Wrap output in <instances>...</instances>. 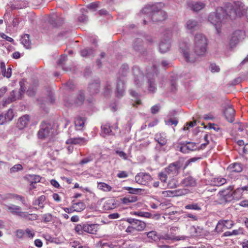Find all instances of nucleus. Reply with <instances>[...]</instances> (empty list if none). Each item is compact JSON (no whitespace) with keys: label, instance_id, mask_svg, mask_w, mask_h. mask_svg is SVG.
<instances>
[{"label":"nucleus","instance_id":"obj_52","mask_svg":"<svg viewBox=\"0 0 248 248\" xmlns=\"http://www.w3.org/2000/svg\"><path fill=\"white\" fill-rule=\"evenodd\" d=\"M84 224H79L75 228V231L79 234H81L84 232Z\"/></svg>","mask_w":248,"mask_h":248},{"label":"nucleus","instance_id":"obj_39","mask_svg":"<svg viewBox=\"0 0 248 248\" xmlns=\"http://www.w3.org/2000/svg\"><path fill=\"white\" fill-rule=\"evenodd\" d=\"M185 208L187 210H194L197 211H200L201 210V206L197 203H192L187 204L185 206Z\"/></svg>","mask_w":248,"mask_h":248},{"label":"nucleus","instance_id":"obj_49","mask_svg":"<svg viewBox=\"0 0 248 248\" xmlns=\"http://www.w3.org/2000/svg\"><path fill=\"white\" fill-rule=\"evenodd\" d=\"M163 194L166 196L173 197L175 196H178L181 194H178V192L175 190H167L164 191Z\"/></svg>","mask_w":248,"mask_h":248},{"label":"nucleus","instance_id":"obj_21","mask_svg":"<svg viewBox=\"0 0 248 248\" xmlns=\"http://www.w3.org/2000/svg\"><path fill=\"white\" fill-rule=\"evenodd\" d=\"M100 81L96 80L89 84L88 88L92 94L97 93L100 91Z\"/></svg>","mask_w":248,"mask_h":248},{"label":"nucleus","instance_id":"obj_31","mask_svg":"<svg viewBox=\"0 0 248 248\" xmlns=\"http://www.w3.org/2000/svg\"><path fill=\"white\" fill-rule=\"evenodd\" d=\"M145 234L147 237L152 241H156L159 239V235L155 231L146 232Z\"/></svg>","mask_w":248,"mask_h":248},{"label":"nucleus","instance_id":"obj_35","mask_svg":"<svg viewBox=\"0 0 248 248\" xmlns=\"http://www.w3.org/2000/svg\"><path fill=\"white\" fill-rule=\"evenodd\" d=\"M5 117V120H6L7 123L11 121L14 116V112L12 109L9 108L6 111L3 112Z\"/></svg>","mask_w":248,"mask_h":248},{"label":"nucleus","instance_id":"obj_22","mask_svg":"<svg viewBox=\"0 0 248 248\" xmlns=\"http://www.w3.org/2000/svg\"><path fill=\"white\" fill-rule=\"evenodd\" d=\"M170 46L169 39H165L164 41H161L159 44V51L162 53H166L169 50Z\"/></svg>","mask_w":248,"mask_h":248},{"label":"nucleus","instance_id":"obj_53","mask_svg":"<svg viewBox=\"0 0 248 248\" xmlns=\"http://www.w3.org/2000/svg\"><path fill=\"white\" fill-rule=\"evenodd\" d=\"M102 129L106 135L109 134L111 132L110 126L109 124H106L102 126Z\"/></svg>","mask_w":248,"mask_h":248},{"label":"nucleus","instance_id":"obj_47","mask_svg":"<svg viewBox=\"0 0 248 248\" xmlns=\"http://www.w3.org/2000/svg\"><path fill=\"white\" fill-rule=\"evenodd\" d=\"M2 75L7 78H10L12 75V66L9 65L7 69L4 70L2 72Z\"/></svg>","mask_w":248,"mask_h":248},{"label":"nucleus","instance_id":"obj_41","mask_svg":"<svg viewBox=\"0 0 248 248\" xmlns=\"http://www.w3.org/2000/svg\"><path fill=\"white\" fill-rule=\"evenodd\" d=\"M26 83H27L26 80L24 79H22L21 80H20L19 81V85H20V89L19 91V93L20 94L17 97V98H19L20 97L21 94L22 93H24V92L25 91L26 89V88L25 87V84Z\"/></svg>","mask_w":248,"mask_h":248},{"label":"nucleus","instance_id":"obj_58","mask_svg":"<svg viewBox=\"0 0 248 248\" xmlns=\"http://www.w3.org/2000/svg\"><path fill=\"white\" fill-rule=\"evenodd\" d=\"M115 153L117 155H118L120 157H121L123 159L126 160L127 159V155L124 152L119 150H116L115 151Z\"/></svg>","mask_w":248,"mask_h":248},{"label":"nucleus","instance_id":"obj_29","mask_svg":"<svg viewBox=\"0 0 248 248\" xmlns=\"http://www.w3.org/2000/svg\"><path fill=\"white\" fill-rule=\"evenodd\" d=\"M21 43L26 48H31V42L30 39L29 35L26 34L22 36L20 39Z\"/></svg>","mask_w":248,"mask_h":248},{"label":"nucleus","instance_id":"obj_60","mask_svg":"<svg viewBox=\"0 0 248 248\" xmlns=\"http://www.w3.org/2000/svg\"><path fill=\"white\" fill-rule=\"evenodd\" d=\"M117 176L119 178H126L128 176V173L126 171H119Z\"/></svg>","mask_w":248,"mask_h":248},{"label":"nucleus","instance_id":"obj_57","mask_svg":"<svg viewBox=\"0 0 248 248\" xmlns=\"http://www.w3.org/2000/svg\"><path fill=\"white\" fill-rule=\"evenodd\" d=\"M71 245L72 247L74 248H87L86 247L81 245L79 242L78 241H74L71 242Z\"/></svg>","mask_w":248,"mask_h":248},{"label":"nucleus","instance_id":"obj_30","mask_svg":"<svg viewBox=\"0 0 248 248\" xmlns=\"http://www.w3.org/2000/svg\"><path fill=\"white\" fill-rule=\"evenodd\" d=\"M85 120L84 117L78 116L75 121V124L77 129L81 130L82 129L84 125Z\"/></svg>","mask_w":248,"mask_h":248},{"label":"nucleus","instance_id":"obj_33","mask_svg":"<svg viewBox=\"0 0 248 248\" xmlns=\"http://www.w3.org/2000/svg\"><path fill=\"white\" fill-rule=\"evenodd\" d=\"M97 187L98 189L105 192H108L111 191L112 189L111 186L103 182L98 183L97 184Z\"/></svg>","mask_w":248,"mask_h":248},{"label":"nucleus","instance_id":"obj_23","mask_svg":"<svg viewBox=\"0 0 248 248\" xmlns=\"http://www.w3.org/2000/svg\"><path fill=\"white\" fill-rule=\"evenodd\" d=\"M49 22L53 26L57 27L61 25L63 22L62 17L58 16L57 15H54L50 17Z\"/></svg>","mask_w":248,"mask_h":248},{"label":"nucleus","instance_id":"obj_50","mask_svg":"<svg viewBox=\"0 0 248 248\" xmlns=\"http://www.w3.org/2000/svg\"><path fill=\"white\" fill-rule=\"evenodd\" d=\"M124 189L126 190H128L129 191V193L133 194H135L140 193L141 191V189L140 188H132V187H128V186L124 187Z\"/></svg>","mask_w":248,"mask_h":248},{"label":"nucleus","instance_id":"obj_61","mask_svg":"<svg viewBox=\"0 0 248 248\" xmlns=\"http://www.w3.org/2000/svg\"><path fill=\"white\" fill-rule=\"evenodd\" d=\"M210 69L212 72H218L220 70V68L215 63L211 64Z\"/></svg>","mask_w":248,"mask_h":248},{"label":"nucleus","instance_id":"obj_34","mask_svg":"<svg viewBox=\"0 0 248 248\" xmlns=\"http://www.w3.org/2000/svg\"><path fill=\"white\" fill-rule=\"evenodd\" d=\"M84 100L85 95L84 93L81 91H79L75 100V103L78 105H81L83 103Z\"/></svg>","mask_w":248,"mask_h":248},{"label":"nucleus","instance_id":"obj_11","mask_svg":"<svg viewBox=\"0 0 248 248\" xmlns=\"http://www.w3.org/2000/svg\"><path fill=\"white\" fill-rule=\"evenodd\" d=\"M132 69L135 77L134 83L137 86L139 87L140 85V82L144 78L143 75L138 66H134Z\"/></svg>","mask_w":248,"mask_h":248},{"label":"nucleus","instance_id":"obj_40","mask_svg":"<svg viewBox=\"0 0 248 248\" xmlns=\"http://www.w3.org/2000/svg\"><path fill=\"white\" fill-rule=\"evenodd\" d=\"M213 182L216 186H219L225 184L226 183V180L221 177H218L214 178Z\"/></svg>","mask_w":248,"mask_h":248},{"label":"nucleus","instance_id":"obj_3","mask_svg":"<svg viewBox=\"0 0 248 248\" xmlns=\"http://www.w3.org/2000/svg\"><path fill=\"white\" fill-rule=\"evenodd\" d=\"M161 4L147 5L142 9L141 13L151 16L153 22L161 21L166 19L167 15L166 12L161 10Z\"/></svg>","mask_w":248,"mask_h":248},{"label":"nucleus","instance_id":"obj_20","mask_svg":"<svg viewBox=\"0 0 248 248\" xmlns=\"http://www.w3.org/2000/svg\"><path fill=\"white\" fill-rule=\"evenodd\" d=\"M181 184L184 186H195L197 183L196 180L194 178L189 176L184 178L181 181Z\"/></svg>","mask_w":248,"mask_h":248},{"label":"nucleus","instance_id":"obj_10","mask_svg":"<svg viewBox=\"0 0 248 248\" xmlns=\"http://www.w3.org/2000/svg\"><path fill=\"white\" fill-rule=\"evenodd\" d=\"M135 179L137 183L146 185L151 180V176L149 173L140 172L135 176Z\"/></svg>","mask_w":248,"mask_h":248},{"label":"nucleus","instance_id":"obj_54","mask_svg":"<svg viewBox=\"0 0 248 248\" xmlns=\"http://www.w3.org/2000/svg\"><path fill=\"white\" fill-rule=\"evenodd\" d=\"M165 123L167 125H174L176 126L178 124V120L170 118L168 120H165Z\"/></svg>","mask_w":248,"mask_h":248},{"label":"nucleus","instance_id":"obj_37","mask_svg":"<svg viewBox=\"0 0 248 248\" xmlns=\"http://www.w3.org/2000/svg\"><path fill=\"white\" fill-rule=\"evenodd\" d=\"M242 190L241 189L238 187L232 192L234 200H239L242 198L243 192Z\"/></svg>","mask_w":248,"mask_h":248},{"label":"nucleus","instance_id":"obj_36","mask_svg":"<svg viewBox=\"0 0 248 248\" xmlns=\"http://www.w3.org/2000/svg\"><path fill=\"white\" fill-rule=\"evenodd\" d=\"M138 200L137 197L136 196H129L124 198L122 199L123 203L128 204L130 203L135 202Z\"/></svg>","mask_w":248,"mask_h":248},{"label":"nucleus","instance_id":"obj_38","mask_svg":"<svg viewBox=\"0 0 248 248\" xmlns=\"http://www.w3.org/2000/svg\"><path fill=\"white\" fill-rule=\"evenodd\" d=\"M73 208L75 209L76 212H81L86 207L84 202H80L77 203H73Z\"/></svg>","mask_w":248,"mask_h":248},{"label":"nucleus","instance_id":"obj_19","mask_svg":"<svg viewBox=\"0 0 248 248\" xmlns=\"http://www.w3.org/2000/svg\"><path fill=\"white\" fill-rule=\"evenodd\" d=\"M244 34V32L241 30H237L235 31L232 37V38L230 41L231 45H233L237 44L240 39H241L242 37L241 36L243 35Z\"/></svg>","mask_w":248,"mask_h":248},{"label":"nucleus","instance_id":"obj_42","mask_svg":"<svg viewBox=\"0 0 248 248\" xmlns=\"http://www.w3.org/2000/svg\"><path fill=\"white\" fill-rule=\"evenodd\" d=\"M66 58H67V56L66 55L62 56L61 57V58L58 60V61L57 62V63L58 65H61L62 68L64 70L66 71H71V68H64L63 66V64L64 62L66 61Z\"/></svg>","mask_w":248,"mask_h":248},{"label":"nucleus","instance_id":"obj_16","mask_svg":"<svg viewBox=\"0 0 248 248\" xmlns=\"http://www.w3.org/2000/svg\"><path fill=\"white\" fill-rule=\"evenodd\" d=\"M197 146L195 143L189 142L183 144L180 148V151L184 153H188L190 151L196 150Z\"/></svg>","mask_w":248,"mask_h":248},{"label":"nucleus","instance_id":"obj_32","mask_svg":"<svg viewBox=\"0 0 248 248\" xmlns=\"http://www.w3.org/2000/svg\"><path fill=\"white\" fill-rule=\"evenodd\" d=\"M128 70V66L127 64H124L122 65L119 71V79H123V78L126 76Z\"/></svg>","mask_w":248,"mask_h":248},{"label":"nucleus","instance_id":"obj_64","mask_svg":"<svg viewBox=\"0 0 248 248\" xmlns=\"http://www.w3.org/2000/svg\"><path fill=\"white\" fill-rule=\"evenodd\" d=\"M203 117L205 120H212L215 119L214 115L211 113L204 115Z\"/></svg>","mask_w":248,"mask_h":248},{"label":"nucleus","instance_id":"obj_9","mask_svg":"<svg viewBox=\"0 0 248 248\" xmlns=\"http://www.w3.org/2000/svg\"><path fill=\"white\" fill-rule=\"evenodd\" d=\"M185 26L187 31L191 34H193L200 28V24L198 22L192 19L186 21Z\"/></svg>","mask_w":248,"mask_h":248},{"label":"nucleus","instance_id":"obj_8","mask_svg":"<svg viewBox=\"0 0 248 248\" xmlns=\"http://www.w3.org/2000/svg\"><path fill=\"white\" fill-rule=\"evenodd\" d=\"M232 189H227L221 191L219 193L220 201L221 203H226L234 200L233 195L231 192Z\"/></svg>","mask_w":248,"mask_h":248},{"label":"nucleus","instance_id":"obj_18","mask_svg":"<svg viewBox=\"0 0 248 248\" xmlns=\"http://www.w3.org/2000/svg\"><path fill=\"white\" fill-rule=\"evenodd\" d=\"M236 8H238L239 11H240L242 12V14L240 16L236 15V16H240L241 15H243L244 13L246 15V17L248 20V9L245 8L244 7V5L241 2L237 1L234 2V5H233L232 9L233 11H236Z\"/></svg>","mask_w":248,"mask_h":248},{"label":"nucleus","instance_id":"obj_51","mask_svg":"<svg viewBox=\"0 0 248 248\" xmlns=\"http://www.w3.org/2000/svg\"><path fill=\"white\" fill-rule=\"evenodd\" d=\"M23 169V167L21 164H16L14 165L10 170V173H15L16 172L21 170Z\"/></svg>","mask_w":248,"mask_h":248},{"label":"nucleus","instance_id":"obj_62","mask_svg":"<svg viewBox=\"0 0 248 248\" xmlns=\"http://www.w3.org/2000/svg\"><path fill=\"white\" fill-rule=\"evenodd\" d=\"M160 109V106L158 105H155L153 106L151 108V111L152 114L156 113Z\"/></svg>","mask_w":248,"mask_h":248},{"label":"nucleus","instance_id":"obj_14","mask_svg":"<svg viewBox=\"0 0 248 248\" xmlns=\"http://www.w3.org/2000/svg\"><path fill=\"white\" fill-rule=\"evenodd\" d=\"M235 112V110L232 106H228L226 108L224 113L228 122L232 123L234 121Z\"/></svg>","mask_w":248,"mask_h":248},{"label":"nucleus","instance_id":"obj_26","mask_svg":"<svg viewBox=\"0 0 248 248\" xmlns=\"http://www.w3.org/2000/svg\"><path fill=\"white\" fill-rule=\"evenodd\" d=\"M155 140L161 146L165 145L167 141L166 134L164 133H157L155 135Z\"/></svg>","mask_w":248,"mask_h":248},{"label":"nucleus","instance_id":"obj_44","mask_svg":"<svg viewBox=\"0 0 248 248\" xmlns=\"http://www.w3.org/2000/svg\"><path fill=\"white\" fill-rule=\"evenodd\" d=\"M42 221L44 223L51 222L52 220V215L50 213L44 214L42 216Z\"/></svg>","mask_w":248,"mask_h":248},{"label":"nucleus","instance_id":"obj_46","mask_svg":"<svg viewBox=\"0 0 248 248\" xmlns=\"http://www.w3.org/2000/svg\"><path fill=\"white\" fill-rule=\"evenodd\" d=\"M224 228H225L224 226L223 223L222 222V220H220L218 222L215 231L218 233L221 232H223Z\"/></svg>","mask_w":248,"mask_h":248},{"label":"nucleus","instance_id":"obj_43","mask_svg":"<svg viewBox=\"0 0 248 248\" xmlns=\"http://www.w3.org/2000/svg\"><path fill=\"white\" fill-rule=\"evenodd\" d=\"M148 90L151 93H154L156 90L155 80L153 79H148Z\"/></svg>","mask_w":248,"mask_h":248},{"label":"nucleus","instance_id":"obj_24","mask_svg":"<svg viewBox=\"0 0 248 248\" xmlns=\"http://www.w3.org/2000/svg\"><path fill=\"white\" fill-rule=\"evenodd\" d=\"M84 232L91 234H95L97 230V226L96 224H84Z\"/></svg>","mask_w":248,"mask_h":248},{"label":"nucleus","instance_id":"obj_28","mask_svg":"<svg viewBox=\"0 0 248 248\" xmlns=\"http://www.w3.org/2000/svg\"><path fill=\"white\" fill-rule=\"evenodd\" d=\"M46 197L42 195L33 202V205H37L40 208L43 209L44 207Z\"/></svg>","mask_w":248,"mask_h":248},{"label":"nucleus","instance_id":"obj_15","mask_svg":"<svg viewBox=\"0 0 248 248\" xmlns=\"http://www.w3.org/2000/svg\"><path fill=\"white\" fill-rule=\"evenodd\" d=\"M88 141V140L87 139H86L84 138H73L68 139L66 141V143L67 144L84 145L87 144Z\"/></svg>","mask_w":248,"mask_h":248},{"label":"nucleus","instance_id":"obj_55","mask_svg":"<svg viewBox=\"0 0 248 248\" xmlns=\"http://www.w3.org/2000/svg\"><path fill=\"white\" fill-rule=\"evenodd\" d=\"M177 186V181L174 179L172 178L168 183V186L170 188H174L176 187Z\"/></svg>","mask_w":248,"mask_h":248},{"label":"nucleus","instance_id":"obj_12","mask_svg":"<svg viewBox=\"0 0 248 248\" xmlns=\"http://www.w3.org/2000/svg\"><path fill=\"white\" fill-rule=\"evenodd\" d=\"M187 5L190 9L195 12L202 10L205 6V4L202 2L193 1H188Z\"/></svg>","mask_w":248,"mask_h":248},{"label":"nucleus","instance_id":"obj_48","mask_svg":"<svg viewBox=\"0 0 248 248\" xmlns=\"http://www.w3.org/2000/svg\"><path fill=\"white\" fill-rule=\"evenodd\" d=\"M134 215L146 218H150L152 216V214L151 213L145 212H135L134 213Z\"/></svg>","mask_w":248,"mask_h":248},{"label":"nucleus","instance_id":"obj_56","mask_svg":"<svg viewBox=\"0 0 248 248\" xmlns=\"http://www.w3.org/2000/svg\"><path fill=\"white\" fill-rule=\"evenodd\" d=\"M222 221L223 223L224 226H225V228L230 229L233 225V223L232 220H222Z\"/></svg>","mask_w":248,"mask_h":248},{"label":"nucleus","instance_id":"obj_13","mask_svg":"<svg viewBox=\"0 0 248 248\" xmlns=\"http://www.w3.org/2000/svg\"><path fill=\"white\" fill-rule=\"evenodd\" d=\"M125 93V86L123 79H119L116 85L115 94L117 97L123 96Z\"/></svg>","mask_w":248,"mask_h":248},{"label":"nucleus","instance_id":"obj_27","mask_svg":"<svg viewBox=\"0 0 248 248\" xmlns=\"http://www.w3.org/2000/svg\"><path fill=\"white\" fill-rule=\"evenodd\" d=\"M80 54L83 57H93L94 51L92 47H86L81 50Z\"/></svg>","mask_w":248,"mask_h":248},{"label":"nucleus","instance_id":"obj_2","mask_svg":"<svg viewBox=\"0 0 248 248\" xmlns=\"http://www.w3.org/2000/svg\"><path fill=\"white\" fill-rule=\"evenodd\" d=\"M232 7L233 4L229 3L226 4L225 9L218 7L216 12L211 13L209 15L208 20L215 26L217 33L221 32L220 28L226 22V19L228 18L232 19L236 17V15L240 16L242 14V12L237 8L236 11H233Z\"/></svg>","mask_w":248,"mask_h":248},{"label":"nucleus","instance_id":"obj_7","mask_svg":"<svg viewBox=\"0 0 248 248\" xmlns=\"http://www.w3.org/2000/svg\"><path fill=\"white\" fill-rule=\"evenodd\" d=\"M5 209L12 214L18 216L20 217H26L27 214L22 211L21 207L19 206L11 204L9 205H5Z\"/></svg>","mask_w":248,"mask_h":248},{"label":"nucleus","instance_id":"obj_1","mask_svg":"<svg viewBox=\"0 0 248 248\" xmlns=\"http://www.w3.org/2000/svg\"><path fill=\"white\" fill-rule=\"evenodd\" d=\"M193 49L194 54L189 53L188 44L183 42L180 44V48L187 62H194L198 56H204L207 51L208 40L206 36L202 33H196L194 37Z\"/></svg>","mask_w":248,"mask_h":248},{"label":"nucleus","instance_id":"obj_59","mask_svg":"<svg viewBox=\"0 0 248 248\" xmlns=\"http://www.w3.org/2000/svg\"><path fill=\"white\" fill-rule=\"evenodd\" d=\"M202 158L201 157H192L191 158H190L189 159H188L186 163V166H187L189 164L192 163V162H196L199 160H200Z\"/></svg>","mask_w":248,"mask_h":248},{"label":"nucleus","instance_id":"obj_25","mask_svg":"<svg viewBox=\"0 0 248 248\" xmlns=\"http://www.w3.org/2000/svg\"><path fill=\"white\" fill-rule=\"evenodd\" d=\"M227 170L230 172H240L242 170V167L240 164L234 163L228 166Z\"/></svg>","mask_w":248,"mask_h":248},{"label":"nucleus","instance_id":"obj_6","mask_svg":"<svg viewBox=\"0 0 248 248\" xmlns=\"http://www.w3.org/2000/svg\"><path fill=\"white\" fill-rule=\"evenodd\" d=\"M41 128L38 132V136L40 139H45L52 136L53 131L52 126L49 124L42 122L41 124Z\"/></svg>","mask_w":248,"mask_h":248},{"label":"nucleus","instance_id":"obj_4","mask_svg":"<svg viewBox=\"0 0 248 248\" xmlns=\"http://www.w3.org/2000/svg\"><path fill=\"white\" fill-rule=\"evenodd\" d=\"M181 168V165L179 161L170 163L158 173V177L162 182L166 183L168 175L172 177L177 175L179 173Z\"/></svg>","mask_w":248,"mask_h":248},{"label":"nucleus","instance_id":"obj_5","mask_svg":"<svg viewBox=\"0 0 248 248\" xmlns=\"http://www.w3.org/2000/svg\"><path fill=\"white\" fill-rule=\"evenodd\" d=\"M126 221L130 224L125 232L131 234H135L137 232H140L144 230L146 224L144 222L133 218H127Z\"/></svg>","mask_w":248,"mask_h":248},{"label":"nucleus","instance_id":"obj_63","mask_svg":"<svg viewBox=\"0 0 248 248\" xmlns=\"http://www.w3.org/2000/svg\"><path fill=\"white\" fill-rule=\"evenodd\" d=\"M189 217L192 219V220H197L198 217L196 216L193 215L191 213L186 214L184 216V218Z\"/></svg>","mask_w":248,"mask_h":248},{"label":"nucleus","instance_id":"obj_45","mask_svg":"<svg viewBox=\"0 0 248 248\" xmlns=\"http://www.w3.org/2000/svg\"><path fill=\"white\" fill-rule=\"evenodd\" d=\"M24 212L27 213V215L26 217H21L22 218L31 221L36 220L38 218V216L36 214H29L27 212Z\"/></svg>","mask_w":248,"mask_h":248},{"label":"nucleus","instance_id":"obj_17","mask_svg":"<svg viewBox=\"0 0 248 248\" xmlns=\"http://www.w3.org/2000/svg\"><path fill=\"white\" fill-rule=\"evenodd\" d=\"M30 117L28 115H25L20 117L17 121V126L22 129L27 126L29 123Z\"/></svg>","mask_w":248,"mask_h":248}]
</instances>
